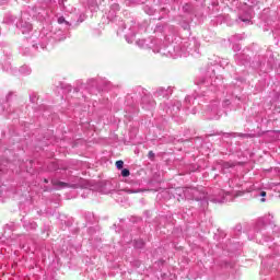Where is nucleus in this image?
I'll return each instance as SVG.
<instances>
[{"mask_svg":"<svg viewBox=\"0 0 280 280\" xmlns=\"http://www.w3.org/2000/svg\"><path fill=\"white\" fill-rule=\"evenodd\" d=\"M58 23H59V25H62V23H67V21L65 20V18H59L58 19Z\"/></svg>","mask_w":280,"mask_h":280,"instance_id":"obj_4","label":"nucleus"},{"mask_svg":"<svg viewBox=\"0 0 280 280\" xmlns=\"http://www.w3.org/2000/svg\"><path fill=\"white\" fill-rule=\"evenodd\" d=\"M225 167H231V165H229V163L225 164Z\"/></svg>","mask_w":280,"mask_h":280,"instance_id":"obj_9","label":"nucleus"},{"mask_svg":"<svg viewBox=\"0 0 280 280\" xmlns=\"http://www.w3.org/2000/svg\"><path fill=\"white\" fill-rule=\"evenodd\" d=\"M141 246H143V243H141V245H140V246H138V248H141Z\"/></svg>","mask_w":280,"mask_h":280,"instance_id":"obj_10","label":"nucleus"},{"mask_svg":"<svg viewBox=\"0 0 280 280\" xmlns=\"http://www.w3.org/2000/svg\"><path fill=\"white\" fill-rule=\"evenodd\" d=\"M116 167L117 170H124V161L121 160L116 161Z\"/></svg>","mask_w":280,"mask_h":280,"instance_id":"obj_3","label":"nucleus"},{"mask_svg":"<svg viewBox=\"0 0 280 280\" xmlns=\"http://www.w3.org/2000/svg\"><path fill=\"white\" fill-rule=\"evenodd\" d=\"M260 196H261L262 198H266V191H261V192H260Z\"/></svg>","mask_w":280,"mask_h":280,"instance_id":"obj_6","label":"nucleus"},{"mask_svg":"<svg viewBox=\"0 0 280 280\" xmlns=\"http://www.w3.org/2000/svg\"><path fill=\"white\" fill-rule=\"evenodd\" d=\"M127 194H137L135 190H127Z\"/></svg>","mask_w":280,"mask_h":280,"instance_id":"obj_7","label":"nucleus"},{"mask_svg":"<svg viewBox=\"0 0 280 280\" xmlns=\"http://www.w3.org/2000/svg\"><path fill=\"white\" fill-rule=\"evenodd\" d=\"M121 176H122L124 178H128V176H130V170L124 168V170L121 171Z\"/></svg>","mask_w":280,"mask_h":280,"instance_id":"obj_2","label":"nucleus"},{"mask_svg":"<svg viewBox=\"0 0 280 280\" xmlns=\"http://www.w3.org/2000/svg\"><path fill=\"white\" fill-rule=\"evenodd\" d=\"M148 158L149 159H154V151H149Z\"/></svg>","mask_w":280,"mask_h":280,"instance_id":"obj_5","label":"nucleus"},{"mask_svg":"<svg viewBox=\"0 0 280 280\" xmlns=\"http://www.w3.org/2000/svg\"><path fill=\"white\" fill-rule=\"evenodd\" d=\"M260 201H261V202H266V199H265V198H262V199H260Z\"/></svg>","mask_w":280,"mask_h":280,"instance_id":"obj_8","label":"nucleus"},{"mask_svg":"<svg viewBox=\"0 0 280 280\" xmlns=\"http://www.w3.org/2000/svg\"><path fill=\"white\" fill-rule=\"evenodd\" d=\"M44 182H45V183H48V180H47V179H45Z\"/></svg>","mask_w":280,"mask_h":280,"instance_id":"obj_11","label":"nucleus"},{"mask_svg":"<svg viewBox=\"0 0 280 280\" xmlns=\"http://www.w3.org/2000/svg\"><path fill=\"white\" fill-rule=\"evenodd\" d=\"M51 185H54V187H59L60 189H65L67 187H72L73 189H75V187H78L77 185H71L69 183H65L56 179L51 180Z\"/></svg>","mask_w":280,"mask_h":280,"instance_id":"obj_1","label":"nucleus"}]
</instances>
